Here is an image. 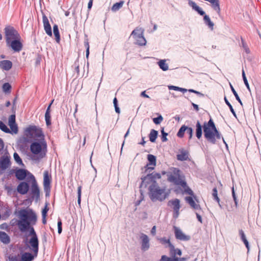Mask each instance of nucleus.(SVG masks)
<instances>
[{
  "mask_svg": "<svg viewBox=\"0 0 261 261\" xmlns=\"http://www.w3.org/2000/svg\"><path fill=\"white\" fill-rule=\"evenodd\" d=\"M19 220L17 222V225L21 232H25L30 230L32 227L31 224L34 225L37 221L36 214L30 210H23L19 212Z\"/></svg>",
  "mask_w": 261,
  "mask_h": 261,
  "instance_id": "1",
  "label": "nucleus"
},
{
  "mask_svg": "<svg viewBox=\"0 0 261 261\" xmlns=\"http://www.w3.org/2000/svg\"><path fill=\"white\" fill-rule=\"evenodd\" d=\"M31 155L32 160L39 161L44 158L47 152V144L44 139H40L32 143L30 147Z\"/></svg>",
  "mask_w": 261,
  "mask_h": 261,
  "instance_id": "2",
  "label": "nucleus"
},
{
  "mask_svg": "<svg viewBox=\"0 0 261 261\" xmlns=\"http://www.w3.org/2000/svg\"><path fill=\"white\" fill-rule=\"evenodd\" d=\"M203 132L205 138L213 144H215L217 140L221 138V135L212 119H210L208 122L204 123Z\"/></svg>",
  "mask_w": 261,
  "mask_h": 261,
  "instance_id": "3",
  "label": "nucleus"
},
{
  "mask_svg": "<svg viewBox=\"0 0 261 261\" xmlns=\"http://www.w3.org/2000/svg\"><path fill=\"white\" fill-rule=\"evenodd\" d=\"M169 192L165 188H161L155 183L149 187V196L152 201H163L169 195Z\"/></svg>",
  "mask_w": 261,
  "mask_h": 261,
  "instance_id": "4",
  "label": "nucleus"
},
{
  "mask_svg": "<svg viewBox=\"0 0 261 261\" xmlns=\"http://www.w3.org/2000/svg\"><path fill=\"white\" fill-rule=\"evenodd\" d=\"M24 138L26 141L33 140L44 139V135L41 128L36 126H30L26 128L24 132Z\"/></svg>",
  "mask_w": 261,
  "mask_h": 261,
  "instance_id": "5",
  "label": "nucleus"
},
{
  "mask_svg": "<svg viewBox=\"0 0 261 261\" xmlns=\"http://www.w3.org/2000/svg\"><path fill=\"white\" fill-rule=\"evenodd\" d=\"M29 236L30 238L27 239L25 245L35 256H37L39 250V241L37 236L33 228H31Z\"/></svg>",
  "mask_w": 261,
  "mask_h": 261,
  "instance_id": "6",
  "label": "nucleus"
},
{
  "mask_svg": "<svg viewBox=\"0 0 261 261\" xmlns=\"http://www.w3.org/2000/svg\"><path fill=\"white\" fill-rule=\"evenodd\" d=\"M168 180L174 184L180 186L186 185V182L184 181L183 176L181 174L179 170L176 168H172L167 174Z\"/></svg>",
  "mask_w": 261,
  "mask_h": 261,
  "instance_id": "7",
  "label": "nucleus"
},
{
  "mask_svg": "<svg viewBox=\"0 0 261 261\" xmlns=\"http://www.w3.org/2000/svg\"><path fill=\"white\" fill-rule=\"evenodd\" d=\"M144 30L142 28H136L132 33L131 36L133 37L136 41V43L139 45H144L146 41L143 36Z\"/></svg>",
  "mask_w": 261,
  "mask_h": 261,
  "instance_id": "8",
  "label": "nucleus"
},
{
  "mask_svg": "<svg viewBox=\"0 0 261 261\" xmlns=\"http://www.w3.org/2000/svg\"><path fill=\"white\" fill-rule=\"evenodd\" d=\"M6 42L10 44V42L15 39H20L18 32L12 27H8L5 29Z\"/></svg>",
  "mask_w": 261,
  "mask_h": 261,
  "instance_id": "9",
  "label": "nucleus"
},
{
  "mask_svg": "<svg viewBox=\"0 0 261 261\" xmlns=\"http://www.w3.org/2000/svg\"><path fill=\"white\" fill-rule=\"evenodd\" d=\"M168 206L171 207L173 211V216L177 218L179 215V209L180 208V200L178 199H174L168 201Z\"/></svg>",
  "mask_w": 261,
  "mask_h": 261,
  "instance_id": "10",
  "label": "nucleus"
},
{
  "mask_svg": "<svg viewBox=\"0 0 261 261\" xmlns=\"http://www.w3.org/2000/svg\"><path fill=\"white\" fill-rule=\"evenodd\" d=\"M173 229L176 239L185 241H188L190 239V237L186 234L179 228L174 226Z\"/></svg>",
  "mask_w": 261,
  "mask_h": 261,
  "instance_id": "11",
  "label": "nucleus"
},
{
  "mask_svg": "<svg viewBox=\"0 0 261 261\" xmlns=\"http://www.w3.org/2000/svg\"><path fill=\"white\" fill-rule=\"evenodd\" d=\"M51 176L47 171H45L43 173V187L46 193H49L50 189Z\"/></svg>",
  "mask_w": 261,
  "mask_h": 261,
  "instance_id": "12",
  "label": "nucleus"
},
{
  "mask_svg": "<svg viewBox=\"0 0 261 261\" xmlns=\"http://www.w3.org/2000/svg\"><path fill=\"white\" fill-rule=\"evenodd\" d=\"M30 174H32L24 169H18L15 172V175L17 179L23 180L26 178L28 181L31 179V178L29 177Z\"/></svg>",
  "mask_w": 261,
  "mask_h": 261,
  "instance_id": "13",
  "label": "nucleus"
},
{
  "mask_svg": "<svg viewBox=\"0 0 261 261\" xmlns=\"http://www.w3.org/2000/svg\"><path fill=\"white\" fill-rule=\"evenodd\" d=\"M29 176L31 179L28 182H30L31 183L32 192L33 194L38 196L39 195L40 191L35 178L33 174H30Z\"/></svg>",
  "mask_w": 261,
  "mask_h": 261,
  "instance_id": "14",
  "label": "nucleus"
},
{
  "mask_svg": "<svg viewBox=\"0 0 261 261\" xmlns=\"http://www.w3.org/2000/svg\"><path fill=\"white\" fill-rule=\"evenodd\" d=\"M43 27L45 33L49 36H52V32L51 26L49 24L47 17L43 15L42 17Z\"/></svg>",
  "mask_w": 261,
  "mask_h": 261,
  "instance_id": "15",
  "label": "nucleus"
},
{
  "mask_svg": "<svg viewBox=\"0 0 261 261\" xmlns=\"http://www.w3.org/2000/svg\"><path fill=\"white\" fill-rule=\"evenodd\" d=\"M177 159L180 161L190 160L189 151L184 149H180L177 154Z\"/></svg>",
  "mask_w": 261,
  "mask_h": 261,
  "instance_id": "16",
  "label": "nucleus"
},
{
  "mask_svg": "<svg viewBox=\"0 0 261 261\" xmlns=\"http://www.w3.org/2000/svg\"><path fill=\"white\" fill-rule=\"evenodd\" d=\"M10 165V157L5 154L3 155L0 159V167L2 169H6Z\"/></svg>",
  "mask_w": 261,
  "mask_h": 261,
  "instance_id": "17",
  "label": "nucleus"
},
{
  "mask_svg": "<svg viewBox=\"0 0 261 261\" xmlns=\"http://www.w3.org/2000/svg\"><path fill=\"white\" fill-rule=\"evenodd\" d=\"M8 44L15 51H19L22 48V44L20 42V39H15L11 41L10 44Z\"/></svg>",
  "mask_w": 261,
  "mask_h": 261,
  "instance_id": "18",
  "label": "nucleus"
},
{
  "mask_svg": "<svg viewBox=\"0 0 261 261\" xmlns=\"http://www.w3.org/2000/svg\"><path fill=\"white\" fill-rule=\"evenodd\" d=\"M29 185L25 182H20L17 188V192L22 195L25 194L28 192Z\"/></svg>",
  "mask_w": 261,
  "mask_h": 261,
  "instance_id": "19",
  "label": "nucleus"
},
{
  "mask_svg": "<svg viewBox=\"0 0 261 261\" xmlns=\"http://www.w3.org/2000/svg\"><path fill=\"white\" fill-rule=\"evenodd\" d=\"M9 125L12 131L16 134L18 132L17 126L15 123V116L14 115H11L9 118Z\"/></svg>",
  "mask_w": 261,
  "mask_h": 261,
  "instance_id": "20",
  "label": "nucleus"
},
{
  "mask_svg": "<svg viewBox=\"0 0 261 261\" xmlns=\"http://www.w3.org/2000/svg\"><path fill=\"white\" fill-rule=\"evenodd\" d=\"M147 160L149 163L147 165L148 169L153 170L156 166V157L152 154L147 155Z\"/></svg>",
  "mask_w": 261,
  "mask_h": 261,
  "instance_id": "21",
  "label": "nucleus"
},
{
  "mask_svg": "<svg viewBox=\"0 0 261 261\" xmlns=\"http://www.w3.org/2000/svg\"><path fill=\"white\" fill-rule=\"evenodd\" d=\"M140 238L142 240V248L144 250H147L149 247L148 237L144 234L141 235Z\"/></svg>",
  "mask_w": 261,
  "mask_h": 261,
  "instance_id": "22",
  "label": "nucleus"
},
{
  "mask_svg": "<svg viewBox=\"0 0 261 261\" xmlns=\"http://www.w3.org/2000/svg\"><path fill=\"white\" fill-rule=\"evenodd\" d=\"M188 4L190 6H191L194 10L197 11L200 15H204L205 12L199 7L197 5V4L193 1L191 0L188 1Z\"/></svg>",
  "mask_w": 261,
  "mask_h": 261,
  "instance_id": "23",
  "label": "nucleus"
},
{
  "mask_svg": "<svg viewBox=\"0 0 261 261\" xmlns=\"http://www.w3.org/2000/svg\"><path fill=\"white\" fill-rule=\"evenodd\" d=\"M170 252L171 257H176V255H181V251L179 249H175L173 245L169 244Z\"/></svg>",
  "mask_w": 261,
  "mask_h": 261,
  "instance_id": "24",
  "label": "nucleus"
},
{
  "mask_svg": "<svg viewBox=\"0 0 261 261\" xmlns=\"http://www.w3.org/2000/svg\"><path fill=\"white\" fill-rule=\"evenodd\" d=\"M21 256V261H32L35 257L37 256H35V255L32 252L28 253L25 252L23 253Z\"/></svg>",
  "mask_w": 261,
  "mask_h": 261,
  "instance_id": "25",
  "label": "nucleus"
},
{
  "mask_svg": "<svg viewBox=\"0 0 261 261\" xmlns=\"http://www.w3.org/2000/svg\"><path fill=\"white\" fill-rule=\"evenodd\" d=\"M186 258L184 257H169L166 255H163L160 261H186Z\"/></svg>",
  "mask_w": 261,
  "mask_h": 261,
  "instance_id": "26",
  "label": "nucleus"
},
{
  "mask_svg": "<svg viewBox=\"0 0 261 261\" xmlns=\"http://www.w3.org/2000/svg\"><path fill=\"white\" fill-rule=\"evenodd\" d=\"M12 63L8 60H4L0 62V67L2 69L8 70L12 67Z\"/></svg>",
  "mask_w": 261,
  "mask_h": 261,
  "instance_id": "27",
  "label": "nucleus"
},
{
  "mask_svg": "<svg viewBox=\"0 0 261 261\" xmlns=\"http://www.w3.org/2000/svg\"><path fill=\"white\" fill-rule=\"evenodd\" d=\"M186 201L190 205V206L194 209H197L199 207V205L196 203L195 201L192 197H186Z\"/></svg>",
  "mask_w": 261,
  "mask_h": 261,
  "instance_id": "28",
  "label": "nucleus"
},
{
  "mask_svg": "<svg viewBox=\"0 0 261 261\" xmlns=\"http://www.w3.org/2000/svg\"><path fill=\"white\" fill-rule=\"evenodd\" d=\"M0 241L7 244L10 242V238L6 232L0 231Z\"/></svg>",
  "mask_w": 261,
  "mask_h": 261,
  "instance_id": "29",
  "label": "nucleus"
},
{
  "mask_svg": "<svg viewBox=\"0 0 261 261\" xmlns=\"http://www.w3.org/2000/svg\"><path fill=\"white\" fill-rule=\"evenodd\" d=\"M202 133V126L199 121H197L196 124V135L198 139L201 137Z\"/></svg>",
  "mask_w": 261,
  "mask_h": 261,
  "instance_id": "30",
  "label": "nucleus"
},
{
  "mask_svg": "<svg viewBox=\"0 0 261 261\" xmlns=\"http://www.w3.org/2000/svg\"><path fill=\"white\" fill-rule=\"evenodd\" d=\"M54 34L55 36L56 41L59 43L60 40V33L58 29V27L57 24H55L53 27Z\"/></svg>",
  "mask_w": 261,
  "mask_h": 261,
  "instance_id": "31",
  "label": "nucleus"
},
{
  "mask_svg": "<svg viewBox=\"0 0 261 261\" xmlns=\"http://www.w3.org/2000/svg\"><path fill=\"white\" fill-rule=\"evenodd\" d=\"M158 65L160 68L163 71H166L168 69L169 67L167 63H166L165 60H161L158 62Z\"/></svg>",
  "mask_w": 261,
  "mask_h": 261,
  "instance_id": "32",
  "label": "nucleus"
},
{
  "mask_svg": "<svg viewBox=\"0 0 261 261\" xmlns=\"http://www.w3.org/2000/svg\"><path fill=\"white\" fill-rule=\"evenodd\" d=\"M158 132L154 129H152L149 134V140L151 142H155L157 136H158Z\"/></svg>",
  "mask_w": 261,
  "mask_h": 261,
  "instance_id": "33",
  "label": "nucleus"
},
{
  "mask_svg": "<svg viewBox=\"0 0 261 261\" xmlns=\"http://www.w3.org/2000/svg\"><path fill=\"white\" fill-rule=\"evenodd\" d=\"M204 21L205 23L211 29H213L214 27V23L211 20L209 16L207 15H204V18H203Z\"/></svg>",
  "mask_w": 261,
  "mask_h": 261,
  "instance_id": "34",
  "label": "nucleus"
},
{
  "mask_svg": "<svg viewBox=\"0 0 261 261\" xmlns=\"http://www.w3.org/2000/svg\"><path fill=\"white\" fill-rule=\"evenodd\" d=\"M7 261H21V256L19 254L10 255Z\"/></svg>",
  "mask_w": 261,
  "mask_h": 261,
  "instance_id": "35",
  "label": "nucleus"
},
{
  "mask_svg": "<svg viewBox=\"0 0 261 261\" xmlns=\"http://www.w3.org/2000/svg\"><path fill=\"white\" fill-rule=\"evenodd\" d=\"M187 126L186 125H182L179 129L177 136L179 138H182L184 136V133L186 131H187Z\"/></svg>",
  "mask_w": 261,
  "mask_h": 261,
  "instance_id": "36",
  "label": "nucleus"
},
{
  "mask_svg": "<svg viewBox=\"0 0 261 261\" xmlns=\"http://www.w3.org/2000/svg\"><path fill=\"white\" fill-rule=\"evenodd\" d=\"M124 4V2L123 1H121L119 3H117L113 5V6L112 7V10L114 12H116L118 11L119 9H120Z\"/></svg>",
  "mask_w": 261,
  "mask_h": 261,
  "instance_id": "37",
  "label": "nucleus"
},
{
  "mask_svg": "<svg viewBox=\"0 0 261 261\" xmlns=\"http://www.w3.org/2000/svg\"><path fill=\"white\" fill-rule=\"evenodd\" d=\"M168 88L170 90H174L175 91H179L182 92H185L187 91V90L186 89H184L182 88L178 87L177 86H168Z\"/></svg>",
  "mask_w": 261,
  "mask_h": 261,
  "instance_id": "38",
  "label": "nucleus"
},
{
  "mask_svg": "<svg viewBox=\"0 0 261 261\" xmlns=\"http://www.w3.org/2000/svg\"><path fill=\"white\" fill-rule=\"evenodd\" d=\"M180 186H181L183 188V189H184V192L185 193L188 194L190 195H193V191H192V190L191 189H190L187 186L186 183V185L185 186L180 185Z\"/></svg>",
  "mask_w": 261,
  "mask_h": 261,
  "instance_id": "39",
  "label": "nucleus"
},
{
  "mask_svg": "<svg viewBox=\"0 0 261 261\" xmlns=\"http://www.w3.org/2000/svg\"><path fill=\"white\" fill-rule=\"evenodd\" d=\"M230 88H231V90L233 93V94H234L236 99L239 101V102L241 105H242V102L238 95V94H237V92L236 91V90H234V89L233 88V86L230 84Z\"/></svg>",
  "mask_w": 261,
  "mask_h": 261,
  "instance_id": "40",
  "label": "nucleus"
},
{
  "mask_svg": "<svg viewBox=\"0 0 261 261\" xmlns=\"http://www.w3.org/2000/svg\"><path fill=\"white\" fill-rule=\"evenodd\" d=\"M113 103L115 107V111L117 113L119 114L120 113V109L118 106V101L116 97H115L113 99Z\"/></svg>",
  "mask_w": 261,
  "mask_h": 261,
  "instance_id": "41",
  "label": "nucleus"
},
{
  "mask_svg": "<svg viewBox=\"0 0 261 261\" xmlns=\"http://www.w3.org/2000/svg\"><path fill=\"white\" fill-rule=\"evenodd\" d=\"M77 195H78V198H77V202L79 205H81V195H82V187L79 186L77 189Z\"/></svg>",
  "mask_w": 261,
  "mask_h": 261,
  "instance_id": "42",
  "label": "nucleus"
},
{
  "mask_svg": "<svg viewBox=\"0 0 261 261\" xmlns=\"http://www.w3.org/2000/svg\"><path fill=\"white\" fill-rule=\"evenodd\" d=\"M14 159L15 161L19 164H22V162L21 159H20V156H19L18 154L16 152H15L14 153Z\"/></svg>",
  "mask_w": 261,
  "mask_h": 261,
  "instance_id": "43",
  "label": "nucleus"
},
{
  "mask_svg": "<svg viewBox=\"0 0 261 261\" xmlns=\"http://www.w3.org/2000/svg\"><path fill=\"white\" fill-rule=\"evenodd\" d=\"M0 128L6 133L9 132V129L7 126L1 121H0Z\"/></svg>",
  "mask_w": 261,
  "mask_h": 261,
  "instance_id": "44",
  "label": "nucleus"
},
{
  "mask_svg": "<svg viewBox=\"0 0 261 261\" xmlns=\"http://www.w3.org/2000/svg\"><path fill=\"white\" fill-rule=\"evenodd\" d=\"M163 118L161 115H160L159 117L156 118H154L153 119V122L156 124H159L161 123V122L163 121Z\"/></svg>",
  "mask_w": 261,
  "mask_h": 261,
  "instance_id": "45",
  "label": "nucleus"
},
{
  "mask_svg": "<svg viewBox=\"0 0 261 261\" xmlns=\"http://www.w3.org/2000/svg\"><path fill=\"white\" fill-rule=\"evenodd\" d=\"M224 100H225V103L227 104V105L229 107V109H230V111L231 112V113L233 114L234 116H236V113L232 107V106L231 105V104L230 103V102L228 101V100L227 99V98L226 97L224 98Z\"/></svg>",
  "mask_w": 261,
  "mask_h": 261,
  "instance_id": "46",
  "label": "nucleus"
},
{
  "mask_svg": "<svg viewBox=\"0 0 261 261\" xmlns=\"http://www.w3.org/2000/svg\"><path fill=\"white\" fill-rule=\"evenodd\" d=\"M45 121L46 125L47 126L50 125L51 120H50V113H47L45 114Z\"/></svg>",
  "mask_w": 261,
  "mask_h": 261,
  "instance_id": "47",
  "label": "nucleus"
},
{
  "mask_svg": "<svg viewBox=\"0 0 261 261\" xmlns=\"http://www.w3.org/2000/svg\"><path fill=\"white\" fill-rule=\"evenodd\" d=\"M11 89V86L9 83H5L3 85V90L5 92H8Z\"/></svg>",
  "mask_w": 261,
  "mask_h": 261,
  "instance_id": "48",
  "label": "nucleus"
},
{
  "mask_svg": "<svg viewBox=\"0 0 261 261\" xmlns=\"http://www.w3.org/2000/svg\"><path fill=\"white\" fill-rule=\"evenodd\" d=\"M48 211V204L46 203L45 207L42 211V217H46L47 213Z\"/></svg>",
  "mask_w": 261,
  "mask_h": 261,
  "instance_id": "49",
  "label": "nucleus"
},
{
  "mask_svg": "<svg viewBox=\"0 0 261 261\" xmlns=\"http://www.w3.org/2000/svg\"><path fill=\"white\" fill-rule=\"evenodd\" d=\"M213 196L214 197V198L216 199V200L218 203H219L220 199H219V197H218L217 189L216 188H214V189L213 190Z\"/></svg>",
  "mask_w": 261,
  "mask_h": 261,
  "instance_id": "50",
  "label": "nucleus"
},
{
  "mask_svg": "<svg viewBox=\"0 0 261 261\" xmlns=\"http://www.w3.org/2000/svg\"><path fill=\"white\" fill-rule=\"evenodd\" d=\"M187 133L189 136V139H192L193 137V129L192 127H189L187 126Z\"/></svg>",
  "mask_w": 261,
  "mask_h": 261,
  "instance_id": "51",
  "label": "nucleus"
},
{
  "mask_svg": "<svg viewBox=\"0 0 261 261\" xmlns=\"http://www.w3.org/2000/svg\"><path fill=\"white\" fill-rule=\"evenodd\" d=\"M162 137V140L163 142H165L167 140V136L168 135L167 133L164 132V129H163L161 131Z\"/></svg>",
  "mask_w": 261,
  "mask_h": 261,
  "instance_id": "52",
  "label": "nucleus"
},
{
  "mask_svg": "<svg viewBox=\"0 0 261 261\" xmlns=\"http://www.w3.org/2000/svg\"><path fill=\"white\" fill-rule=\"evenodd\" d=\"M62 221L61 219H59L58 222V231L59 234H60L62 232Z\"/></svg>",
  "mask_w": 261,
  "mask_h": 261,
  "instance_id": "53",
  "label": "nucleus"
},
{
  "mask_svg": "<svg viewBox=\"0 0 261 261\" xmlns=\"http://www.w3.org/2000/svg\"><path fill=\"white\" fill-rule=\"evenodd\" d=\"M160 242L162 243V244H166V243H167L168 244V246H169V244H171L170 242V241L169 240H167L166 238H161L160 239H159Z\"/></svg>",
  "mask_w": 261,
  "mask_h": 261,
  "instance_id": "54",
  "label": "nucleus"
},
{
  "mask_svg": "<svg viewBox=\"0 0 261 261\" xmlns=\"http://www.w3.org/2000/svg\"><path fill=\"white\" fill-rule=\"evenodd\" d=\"M239 234H240V235L241 236V238L242 241L246 239L245 234L244 231L242 230H239Z\"/></svg>",
  "mask_w": 261,
  "mask_h": 261,
  "instance_id": "55",
  "label": "nucleus"
},
{
  "mask_svg": "<svg viewBox=\"0 0 261 261\" xmlns=\"http://www.w3.org/2000/svg\"><path fill=\"white\" fill-rule=\"evenodd\" d=\"M150 175H147V176L144 177V178H142V183H141V186H140L141 187H142V186H144V182H145V181L146 180H147V179H150Z\"/></svg>",
  "mask_w": 261,
  "mask_h": 261,
  "instance_id": "56",
  "label": "nucleus"
},
{
  "mask_svg": "<svg viewBox=\"0 0 261 261\" xmlns=\"http://www.w3.org/2000/svg\"><path fill=\"white\" fill-rule=\"evenodd\" d=\"M232 196H233V200H234V201L235 202L236 205H237V197L236 196V194H235V192H234V188L233 187L232 188Z\"/></svg>",
  "mask_w": 261,
  "mask_h": 261,
  "instance_id": "57",
  "label": "nucleus"
},
{
  "mask_svg": "<svg viewBox=\"0 0 261 261\" xmlns=\"http://www.w3.org/2000/svg\"><path fill=\"white\" fill-rule=\"evenodd\" d=\"M86 57L88 58L89 55V45L88 42L86 44Z\"/></svg>",
  "mask_w": 261,
  "mask_h": 261,
  "instance_id": "58",
  "label": "nucleus"
},
{
  "mask_svg": "<svg viewBox=\"0 0 261 261\" xmlns=\"http://www.w3.org/2000/svg\"><path fill=\"white\" fill-rule=\"evenodd\" d=\"M243 81H244V84H245V86H246L247 89L249 91H250L251 90H250V88L248 82L247 81V79H245Z\"/></svg>",
  "mask_w": 261,
  "mask_h": 261,
  "instance_id": "59",
  "label": "nucleus"
},
{
  "mask_svg": "<svg viewBox=\"0 0 261 261\" xmlns=\"http://www.w3.org/2000/svg\"><path fill=\"white\" fill-rule=\"evenodd\" d=\"M243 242L245 244V245L246 248H247L248 250H249V243H248L247 239L244 240H243Z\"/></svg>",
  "mask_w": 261,
  "mask_h": 261,
  "instance_id": "60",
  "label": "nucleus"
},
{
  "mask_svg": "<svg viewBox=\"0 0 261 261\" xmlns=\"http://www.w3.org/2000/svg\"><path fill=\"white\" fill-rule=\"evenodd\" d=\"M153 178H160L161 177V175L160 173H154L153 175Z\"/></svg>",
  "mask_w": 261,
  "mask_h": 261,
  "instance_id": "61",
  "label": "nucleus"
},
{
  "mask_svg": "<svg viewBox=\"0 0 261 261\" xmlns=\"http://www.w3.org/2000/svg\"><path fill=\"white\" fill-rule=\"evenodd\" d=\"M92 4H93V0H90L89 3H88V8L89 9H90L92 6Z\"/></svg>",
  "mask_w": 261,
  "mask_h": 261,
  "instance_id": "62",
  "label": "nucleus"
},
{
  "mask_svg": "<svg viewBox=\"0 0 261 261\" xmlns=\"http://www.w3.org/2000/svg\"><path fill=\"white\" fill-rule=\"evenodd\" d=\"M155 232H156V227L155 226H154L152 229H151V233L153 234V235H155Z\"/></svg>",
  "mask_w": 261,
  "mask_h": 261,
  "instance_id": "63",
  "label": "nucleus"
},
{
  "mask_svg": "<svg viewBox=\"0 0 261 261\" xmlns=\"http://www.w3.org/2000/svg\"><path fill=\"white\" fill-rule=\"evenodd\" d=\"M192 106L194 108V109L196 111H198L199 110L198 106L196 104H195L194 103H192Z\"/></svg>",
  "mask_w": 261,
  "mask_h": 261,
  "instance_id": "64",
  "label": "nucleus"
}]
</instances>
